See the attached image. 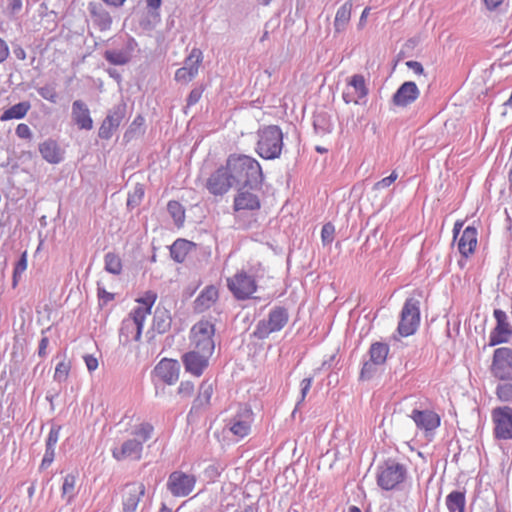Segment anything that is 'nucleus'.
Segmentation results:
<instances>
[{
  "label": "nucleus",
  "mask_w": 512,
  "mask_h": 512,
  "mask_svg": "<svg viewBox=\"0 0 512 512\" xmlns=\"http://www.w3.org/2000/svg\"><path fill=\"white\" fill-rule=\"evenodd\" d=\"M226 164L234 184L252 189L262 184V168L256 159L247 155H230Z\"/></svg>",
  "instance_id": "f257e3e1"
},
{
  "label": "nucleus",
  "mask_w": 512,
  "mask_h": 512,
  "mask_svg": "<svg viewBox=\"0 0 512 512\" xmlns=\"http://www.w3.org/2000/svg\"><path fill=\"white\" fill-rule=\"evenodd\" d=\"M155 300V294H147L145 298L139 300V305L122 321L119 334L122 343L138 341L140 339L143 323L147 315L151 313Z\"/></svg>",
  "instance_id": "f03ea898"
},
{
  "label": "nucleus",
  "mask_w": 512,
  "mask_h": 512,
  "mask_svg": "<svg viewBox=\"0 0 512 512\" xmlns=\"http://www.w3.org/2000/svg\"><path fill=\"white\" fill-rule=\"evenodd\" d=\"M283 148V133L278 126H266L258 131L256 151L267 160L279 158Z\"/></svg>",
  "instance_id": "7ed1b4c3"
},
{
  "label": "nucleus",
  "mask_w": 512,
  "mask_h": 512,
  "mask_svg": "<svg viewBox=\"0 0 512 512\" xmlns=\"http://www.w3.org/2000/svg\"><path fill=\"white\" fill-rule=\"evenodd\" d=\"M407 477V468L404 464L389 458L385 460L377 469V484L380 488L390 491L398 488Z\"/></svg>",
  "instance_id": "20e7f679"
},
{
  "label": "nucleus",
  "mask_w": 512,
  "mask_h": 512,
  "mask_svg": "<svg viewBox=\"0 0 512 512\" xmlns=\"http://www.w3.org/2000/svg\"><path fill=\"white\" fill-rule=\"evenodd\" d=\"M420 324V302L415 298H407L400 313L397 336L413 335Z\"/></svg>",
  "instance_id": "39448f33"
},
{
  "label": "nucleus",
  "mask_w": 512,
  "mask_h": 512,
  "mask_svg": "<svg viewBox=\"0 0 512 512\" xmlns=\"http://www.w3.org/2000/svg\"><path fill=\"white\" fill-rule=\"evenodd\" d=\"M215 328L212 323L201 320L191 329V343L195 352H213L215 349Z\"/></svg>",
  "instance_id": "423d86ee"
},
{
  "label": "nucleus",
  "mask_w": 512,
  "mask_h": 512,
  "mask_svg": "<svg viewBox=\"0 0 512 512\" xmlns=\"http://www.w3.org/2000/svg\"><path fill=\"white\" fill-rule=\"evenodd\" d=\"M227 286L239 300L250 298L257 289L254 277L245 271H239L234 276L227 278Z\"/></svg>",
  "instance_id": "0eeeda50"
},
{
  "label": "nucleus",
  "mask_w": 512,
  "mask_h": 512,
  "mask_svg": "<svg viewBox=\"0 0 512 512\" xmlns=\"http://www.w3.org/2000/svg\"><path fill=\"white\" fill-rule=\"evenodd\" d=\"M196 478L194 475L182 471H174L169 475L167 488L173 496L185 497L194 489Z\"/></svg>",
  "instance_id": "6e6552de"
},
{
  "label": "nucleus",
  "mask_w": 512,
  "mask_h": 512,
  "mask_svg": "<svg viewBox=\"0 0 512 512\" xmlns=\"http://www.w3.org/2000/svg\"><path fill=\"white\" fill-rule=\"evenodd\" d=\"M492 419L495 424V437L498 439H512V408L503 406L493 409Z\"/></svg>",
  "instance_id": "1a4fd4ad"
},
{
  "label": "nucleus",
  "mask_w": 512,
  "mask_h": 512,
  "mask_svg": "<svg viewBox=\"0 0 512 512\" xmlns=\"http://www.w3.org/2000/svg\"><path fill=\"white\" fill-rule=\"evenodd\" d=\"M287 322V310L282 307L275 308L269 313L267 321L259 322L256 334L261 338L266 337L272 332L281 330Z\"/></svg>",
  "instance_id": "9d476101"
},
{
  "label": "nucleus",
  "mask_w": 512,
  "mask_h": 512,
  "mask_svg": "<svg viewBox=\"0 0 512 512\" xmlns=\"http://www.w3.org/2000/svg\"><path fill=\"white\" fill-rule=\"evenodd\" d=\"M253 412L247 404H240L236 415L230 420V431L238 436L245 437L251 430Z\"/></svg>",
  "instance_id": "9b49d317"
},
{
  "label": "nucleus",
  "mask_w": 512,
  "mask_h": 512,
  "mask_svg": "<svg viewBox=\"0 0 512 512\" xmlns=\"http://www.w3.org/2000/svg\"><path fill=\"white\" fill-rule=\"evenodd\" d=\"M203 55L200 49L193 48L184 61V66L175 73V79L179 82L188 83L196 77L202 62Z\"/></svg>",
  "instance_id": "f8f14e48"
},
{
  "label": "nucleus",
  "mask_w": 512,
  "mask_h": 512,
  "mask_svg": "<svg viewBox=\"0 0 512 512\" xmlns=\"http://www.w3.org/2000/svg\"><path fill=\"white\" fill-rule=\"evenodd\" d=\"M368 94V89L365 84V79L362 75H353L343 92V100L345 103L361 104V100Z\"/></svg>",
  "instance_id": "ddd939ff"
},
{
  "label": "nucleus",
  "mask_w": 512,
  "mask_h": 512,
  "mask_svg": "<svg viewBox=\"0 0 512 512\" xmlns=\"http://www.w3.org/2000/svg\"><path fill=\"white\" fill-rule=\"evenodd\" d=\"M144 494L145 486L143 483L132 482L126 484L122 489L123 512H135Z\"/></svg>",
  "instance_id": "4468645a"
},
{
  "label": "nucleus",
  "mask_w": 512,
  "mask_h": 512,
  "mask_svg": "<svg viewBox=\"0 0 512 512\" xmlns=\"http://www.w3.org/2000/svg\"><path fill=\"white\" fill-rule=\"evenodd\" d=\"M234 181L226 167L217 169L207 181V189L214 195H223L232 186Z\"/></svg>",
  "instance_id": "2eb2a0df"
},
{
  "label": "nucleus",
  "mask_w": 512,
  "mask_h": 512,
  "mask_svg": "<svg viewBox=\"0 0 512 512\" xmlns=\"http://www.w3.org/2000/svg\"><path fill=\"white\" fill-rule=\"evenodd\" d=\"M153 372L165 384L173 385L179 379L180 364L177 360L164 358L155 366Z\"/></svg>",
  "instance_id": "dca6fc26"
},
{
  "label": "nucleus",
  "mask_w": 512,
  "mask_h": 512,
  "mask_svg": "<svg viewBox=\"0 0 512 512\" xmlns=\"http://www.w3.org/2000/svg\"><path fill=\"white\" fill-rule=\"evenodd\" d=\"M494 317L497 321V325L490 334V345L507 342L512 333L511 326L508 323V318L504 311L500 309L494 310Z\"/></svg>",
  "instance_id": "f3484780"
},
{
  "label": "nucleus",
  "mask_w": 512,
  "mask_h": 512,
  "mask_svg": "<svg viewBox=\"0 0 512 512\" xmlns=\"http://www.w3.org/2000/svg\"><path fill=\"white\" fill-rule=\"evenodd\" d=\"M420 95V91L415 82H404L392 97V103L395 106L406 107L412 104Z\"/></svg>",
  "instance_id": "a211bd4d"
},
{
  "label": "nucleus",
  "mask_w": 512,
  "mask_h": 512,
  "mask_svg": "<svg viewBox=\"0 0 512 512\" xmlns=\"http://www.w3.org/2000/svg\"><path fill=\"white\" fill-rule=\"evenodd\" d=\"M71 119L80 130H91L93 128L90 110L82 100H75L72 103Z\"/></svg>",
  "instance_id": "6ab92c4d"
},
{
  "label": "nucleus",
  "mask_w": 512,
  "mask_h": 512,
  "mask_svg": "<svg viewBox=\"0 0 512 512\" xmlns=\"http://www.w3.org/2000/svg\"><path fill=\"white\" fill-rule=\"evenodd\" d=\"M491 371L500 380H511L512 354H493Z\"/></svg>",
  "instance_id": "aec40b11"
},
{
  "label": "nucleus",
  "mask_w": 512,
  "mask_h": 512,
  "mask_svg": "<svg viewBox=\"0 0 512 512\" xmlns=\"http://www.w3.org/2000/svg\"><path fill=\"white\" fill-rule=\"evenodd\" d=\"M88 11L90 13L93 24L99 30L106 31L111 28L112 18L102 4L97 2H90L88 4Z\"/></svg>",
  "instance_id": "412c9836"
},
{
  "label": "nucleus",
  "mask_w": 512,
  "mask_h": 512,
  "mask_svg": "<svg viewBox=\"0 0 512 512\" xmlns=\"http://www.w3.org/2000/svg\"><path fill=\"white\" fill-rule=\"evenodd\" d=\"M411 418L416 426L425 431H432L440 425V417L430 410H417L414 409Z\"/></svg>",
  "instance_id": "4be33fe9"
},
{
  "label": "nucleus",
  "mask_w": 512,
  "mask_h": 512,
  "mask_svg": "<svg viewBox=\"0 0 512 512\" xmlns=\"http://www.w3.org/2000/svg\"><path fill=\"white\" fill-rule=\"evenodd\" d=\"M213 390V384L208 380L200 384L198 395L192 403L189 415L198 414L201 410L209 407Z\"/></svg>",
  "instance_id": "5701e85b"
},
{
  "label": "nucleus",
  "mask_w": 512,
  "mask_h": 512,
  "mask_svg": "<svg viewBox=\"0 0 512 512\" xmlns=\"http://www.w3.org/2000/svg\"><path fill=\"white\" fill-rule=\"evenodd\" d=\"M143 450L142 442L137 439H129L122 444L120 450L114 449L113 456L117 460L130 458L139 460Z\"/></svg>",
  "instance_id": "b1692460"
},
{
  "label": "nucleus",
  "mask_w": 512,
  "mask_h": 512,
  "mask_svg": "<svg viewBox=\"0 0 512 512\" xmlns=\"http://www.w3.org/2000/svg\"><path fill=\"white\" fill-rule=\"evenodd\" d=\"M123 119V111L121 108L111 111L102 122L98 135L102 139H109L113 132L119 127Z\"/></svg>",
  "instance_id": "393cba45"
},
{
  "label": "nucleus",
  "mask_w": 512,
  "mask_h": 512,
  "mask_svg": "<svg viewBox=\"0 0 512 512\" xmlns=\"http://www.w3.org/2000/svg\"><path fill=\"white\" fill-rule=\"evenodd\" d=\"M183 363L187 372L199 377L207 368L209 359L204 354H183Z\"/></svg>",
  "instance_id": "a878e982"
},
{
  "label": "nucleus",
  "mask_w": 512,
  "mask_h": 512,
  "mask_svg": "<svg viewBox=\"0 0 512 512\" xmlns=\"http://www.w3.org/2000/svg\"><path fill=\"white\" fill-rule=\"evenodd\" d=\"M388 354H370L369 360L365 361L360 372L361 380H370L376 375L385 364Z\"/></svg>",
  "instance_id": "bb28decb"
},
{
  "label": "nucleus",
  "mask_w": 512,
  "mask_h": 512,
  "mask_svg": "<svg viewBox=\"0 0 512 512\" xmlns=\"http://www.w3.org/2000/svg\"><path fill=\"white\" fill-rule=\"evenodd\" d=\"M477 245V230L472 226H468L462 232L458 240V250L464 256L471 255Z\"/></svg>",
  "instance_id": "cd10ccee"
},
{
  "label": "nucleus",
  "mask_w": 512,
  "mask_h": 512,
  "mask_svg": "<svg viewBox=\"0 0 512 512\" xmlns=\"http://www.w3.org/2000/svg\"><path fill=\"white\" fill-rule=\"evenodd\" d=\"M39 152L51 164H58L63 160V152L55 140L48 139L41 143Z\"/></svg>",
  "instance_id": "c85d7f7f"
},
{
  "label": "nucleus",
  "mask_w": 512,
  "mask_h": 512,
  "mask_svg": "<svg viewBox=\"0 0 512 512\" xmlns=\"http://www.w3.org/2000/svg\"><path fill=\"white\" fill-rule=\"evenodd\" d=\"M218 299V290L214 286L206 287L195 299L194 310L202 313L209 309Z\"/></svg>",
  "instance_id": "c756f323"
},
{
  "label": "nucleus",
  "mask_w": 512,
  "mask_h": 512,
  "mask_svg": "<svg viewBox=\"0 0 512 512\" xmlns=\"http://www.w3.org/2000/svg\"><path fill=\"white\" fill-rule=\"evenodd\" d=\"M235 210H257L260 208V200L256 194L241 191L234 199Z\"/></svg>",
  "instance_id": "7c9ffc66"
},
{
  "label": "nucleus",
  "mask_w": 512,
  "mask_h": 512,
  "mask_svg": "<svg viewBox=\"0 0 512 512\" xmlns=\"http://www.w3.org/2000/svg\"><path fill=\"white\" fill-rule=\"evenodd\" d=\"M30 109L31 103L29 101L19 102L6 109L0 116V120L4 122L12 119H23Z\"/></svg>",
  "instance_id": "2f4dec72"
},
{
  "label": "nucleus",
  "mask_w": 512,
  "mask_h": 512,
  "mask_svg": "<svg viewBox=\"0 0 512 512\" xmlns=\"http://www.w3.org/2000/svg\"><path fill=\"white\" fill-rule=\"evenodd\" d=\"M352 3L350 1L345 2L336 12L334 20V28L336 32H342L345 30L351 18Z\"/></svg>",
  "instance_id": "473e14b6"
},
{
  "label": "nucleus",
  "mask_w": 512,
  "mask_h": 512,
  "mask_svg": "<svg viewBox=\"0 0 512 512\" xmlns=\"http://www.w3.org/2000/svg\"><path fill=\"white\" fill-rule=\"evenodd\" d=\"M465 492L462 491H452L446 497V505L449 512H464L465 511Z\"/></svg>",
  "instance_id": "72a5a7b5"
},
{
  "label": "nucleus",
  "mask_w": 512,
  "mask_h": 512,
  "mask_svg": "<svg viewBox=\"0 0 512 512\" xmlns=\"http://www.w3.org/2000/svg\"><path fill=\"white\" fill-rule=\"evenodd\" d=\"M192 243L184 240L178 239L176 240L172 246L170 247L171 257L178 263H181L185 260L189 250L191 249Z\"/></svg>",
  "instance_id": "f704fd0d"
},
{
  "label": "nucleus",
  "mask_w": 512,
  "mask_h": 512,
  "mask_svg": "<svg viewBox=\"0 0 512 512\" xmlns=\"http://www.w3.org/2000/svg\"><path fill=\"white\" fill-rule=\"evenodd\" d=\"M171 325V317L166 309L157 308L153 317V328L159 333L166 332Z\"/></svg>",
  "instance_id": "c9c22d12"
},
{
  "label": "nucleus",
  "mask_w": 512,
  "mask_h": 512,
  "mask_svg": "<svg viewBox=\"0 0 512 512\" xmlns=\"http://www.w3.org/2000/svg\"><path fill=\"white\" fill-rule=\"evenodd\" d=\"M399 342L398 336L394 334L389 338L388 342H375L371 344L369 352H389L391 348L394 350L402 349Z\"/></svg>",
  "instance_id": "e433bc0d"
},
{
  "label": "nucleus",
  "mask_w": 512,
  "mask_h": 512,
  "mask_svg": "<svg viewBox=\"0 0 512 512\" xmlns=\"http://www.w3.org/2000/svg\"><path fill=\"white\" fill-rule=\"evenodd\" d=\"M105 270L111 274L119 275L122 271V261L115 253H107L105 255Z\"/></svg>",
  "instance_id": "4c0bfd02"
},
{
  "label": "nucleus",
  "mask_w": 512,
  "mask_h": 512,
  "mask_svg": "<svg viewBox=\"0 0 512 512\" xmlns=\"http://www.w3.org/2000/svg\"><path fill=\"white\" fill-rule=\"evenodd\" d=\"M169 214L177 225H182L185 219V211L182 205L177 201H169L167 205Z\"/></svg>",
  "instance_id": "58836bf2"
},
{
  "label": "nucleus",
  "mask_w": 512,
  "mask_h": 512,
  "mask_svg": "<svg viewBox=\"0 0 512 512\" xmlns=\"http://www.w3.org/2000/svg\"><path fill=\"white\" fill-rule=\"evenodd\" d=\"M105 59L114 65H124L129 61V56L124 51H106L105 52Z\"/></svg>",
  "instance_id": "ea45409f"
},
{
  "label": "nucleus",
  "mask_w": 512,
  "mask_h": 512,
  "mask_svg": "<svg viewBox=\"0 0 512 512\" xmlns=\"http://www.w3.org/2000/svg\"><path fill=\"white\" fill-rule=\"evenodd\" d=\"M313 126L317 134L325 135L331 131V124L322 114L315 116Z\"/></svg>",
  "instance_id": "a19ab883"
},
{
  "label": "nucleus",
  "mask_w": 512,
  "mask_h": 512,
  "mask_svg": "<svg viewBox=\"0 0 512 512\" xmlns=\"http://www.w3.org/2000/svg\"><path fill=\"white\" fill-rule=\"evenodd\" d=\"M143 196H144V188L142 185L137 184L134 187L133 192L129 193V195H128L127 206L133 208V207L139 205Z\"/></svg>",
  "instance_id": "79ce46f5"
},
{
  "label": "nucleus",
  "mask_w": 512,
  "mask_h": 512,
  "mask_svg": "<svg viewBox=\"0 0 512 512\" xmlns=\"http://www.w3.org/2000/svg\"><path fill=\"white\" fill-rule=\"evenodd\" d=\"M38 94L44 98L45 100L56 103L58 99V94L56 92V89L53 85H45L43 87H39L37 89Z\"/></svg>",
  "instance_id": "37998d69"
},
{
  "label": "nucleus",
  "mask_w": 512,
  "mask_h": 512,
  "mask_svg": "<svg viewBox=\"0 0 512 512\" xmlns=\"http://www.w3.org/2000/svg\"><path fill=\"white\" fill-rule=\"evenodd\" d=\"M496 395L503 402L512 401V383L499 384L496 389Z\"/></svg>",
  "instance_id": "c03bdc74"
},
{
  "label": "nucleus",
  "mask_w": 512,
  "mask_h": 512,
  "mask_svg": "<svg viewBox=\"0 0 512 512\" xmlns=\"http://www.w3.org/2000/svg\"><path fill=\"white\" fill-rule=\"evenodd\" d=\"M153 426L148 423H143L135 430L134 435L141 441L142 444L151 438Z\"/></svg>",
  "instance_id": "a18cd8bd"
},
{
  "label": "nucleus",
  "mask_w": 512,
  "mask_h": 512,
  "mask_svg": "<svg viewBox=\"0 0 512 512\" xmlns=\"http://www.w3.org/2000/svg\"><path fill=\"white\" fill-rule=\"evenodd\" d=\"M75 476L68 474L64 478V482L62 485V494L63 496L68 495V502L73 498L74 496V487H75Z\"/></svg>",
  "instance_id": "49530a36"
},
{
  "label": "nucleus",
  "mask_w": 512,
  "mask_h": 512,
  "mask_svg": "<svg viewBox=\"0 0 512 512\" xmlns=\"http://www.w3.org/2000/svg\"><path fill=\"white\" fill-rule=\"evenodd\" d=\"M70 370L69 364L60 362L57 364L54 374V379L58 382H62L67 379Z\"/></svg>",
  "instance_id": "de8ad7c7"
},
{
  "label": "nucleus",
  "mask_w": 512,
  "mask_h": 512,
  "mask_svg": "<svg viewBox=\"0 0 512 512\" xmlns=\"http://www.w3.org/2000/svg\"><path fill=\"white\" fill-rule=\"evenodd\" d=\"M335 228L331 223H326L321 230V238L324 244H330L334 238Z\"/></svg>",
  "instance_id": "09e8293b"
},
{
  "label": "nucleus",
  "mask_w": 512,
  "mask_h": 512,
  "mask_svg": "<svg viewBox=\"0 0 512 512\" xmlns=\"http://www.w3.org/2000/svg\"><path fill=\"white\" fill-rule=\"evenodd\" d=\"M397 178H398V174L395 171H393L388 177H385L382 180L376 182L374 184L373 189L374 190H382V189L388 188L392 183H394L396 181Z\"/></svg>",
  "instance_id": "8fccbe9b"
},
{
  "label": "nucleus",
  "mask_w": 512,
  "mask_h": 512,
  "mask_svg": "<svg viewBox=\"0 0 512 512\" xmlns=\"http://www.w3.org/2000/svg\"><path fill=\"white\" fill-rule=\"evenodd\" d=\"M15 134L17 135V137L25 140H31L33 136L31 129L25 123H20L17 125L15 129Z\"/></svg>",
  "instance_id": "3c124183"
},
{
  "label": "nucleus",
  "mask_w": 512,
  "mask_h": 512,
  "mask_svg": "<svg viewBox=\"0 0 512 512\" xmlns=\"http://www.w3.org/2000/svg\"><path fill=\"white\" fill-rule=\"evenodd\" d=\"M55 456V448L46 446L45 454L42 459L40 468L45 469L53 462Z\"/></svg>",
  "instance_id": "603ef678"
},
{
  "label": "nucleus",
  "mask_w": 512,
  "mask_h": 512,
  "mask_svg": "<svg viewBox=\"0 0 512 512\" xmlns=\"http://www.w3.org/2000/svg\"><path fill=\"white\" fill-rule=\"evenodd\" d=\"M60 429V426H53L51 428L46 440V446L55 448V445L58 442Z\"/></svg>",
  "instance_id": "864d4df0"
},
{
  "label": "nucleus",
  "mask_w": 512,
  "mask_h": 512,
  "mask_svg": "<svg viewBox=\"0 0 512 512\" xmlns=\"http://www.w3.org/2000/svg\"><path fill=\"white\" fill-rule=\"evenodd\" d=\"M194 391V384L190 381H182L178 387V394L188 397L191 396Z\"/></svg>",
  "instance_id": "5fc2aeb1"
},
{
  "label": "nucleus",
  "mask_w": 512,
  "mask_h": 512,
  "mask_svg": "<svg viewBox=\"0 0 512 512\" xmlns=\"http://www.w3.org/2000/svg\"><path fill=\"white\" fill-rule=\"evenodd\" d=\"M223 471V468L219 467L218 465H210L205 469V476L211 480L214 481L217 477L220 476L221 472Z\"/></svg>",
  "instance_id": "6e6d98bb"
},
{
  "label": "nucleus",
  "mask_w": 512,
  "mask_h": 512,
  "mask_svg": "<svg viewBox=\"0 0 512 512\" xmlns=\"http://www.w3.org/2000/svg\"><path fill=\"white\" fill-rule=\"evenodd\" d=\"M27 265V252L24 251L14 267L15 274H23Z\"/></svg>",
  "instance_id": "4d7b16f0"
},
{
  "label": "nucleus",
  "mask_w": 512,
  "mask_h": 512,
  "mask_svg": "<svg viewBox=\"0 0 512 512\" xmlns=\"http://www.w3.org/2000/svg\"><path fill=\"white\" fill-rule=\"evenodd\" d=\"M201 96H202V90L201 89H198V88L193 89L189 93V95H188L187 107L193 106L196 103H198V101L200 100Z\"/></svg>",
  "instance_id": "13d9d810"
},
{
  "label": "nucleus",
  "mask_w": 512,
  "mask_h": 512,
  "mask_svg": "<svg viewBox=\"0 0 512 512\" xmlns=\"http://www.w3.org/2000/svg\"><path fill=\"white\" fill-rule=\"evenodd\" d=\"M85 364L87 366V369L92 372L97 369L98 367V359L94 357L93 354H86L84 357Z\"/></svg>",
  "instance_id": "bf43d9fd"
},
{
  "label": "nucleus",
  "mask_w": 512,
  "mask_h": 512,
  "mask_svg": "<svg viewBox=\"0 0 512 512\" xmlns=\"http://www.w3.org/2000/svg\"><path fill=\"white\" fill-rule=\"evenodd\" d=\"M98 297L100 305H105L109 301L113 300L114 295L112 293L107 292L104 288L98 287Z\"/></svg>",
  "instance_id": "052dcab7"
},
{
  "label": "nucleus",
  "mask_w": 512,
  "mask_h": 512,
  "mask_svg": "<svg viewBox=\"0 0 512 512\" xmlns=\"http://www.w3.org/2000/svg\"><path fill=\"white\" fill-rule=\"evenodd\" d=\"M406 66L411 69L414 73L421 75L424 73V68L422 64L418 61H407Z\"/></svg>",
  "instance_id": "680f3d73"
},
{
  "label": "nucleus",
  "mask_w": 512,
  "mask_h": 512,
  "mask_svg": "<svg viewBox=\"0 0 512 512\" xmlns=\"http://www.w3.org/2000/svg\"><path fill=\"white\" fill-rule=\"evenodd\" d=\"M10 51L7 43L0 38V63H3L9 56Z\"/></svg>",
  "instance_id": "e2e57ef3"
},
{
  "label": "nucleus",
  "mask_w": 512,
  "mask_h": 512,
  "mask_svg": "<svg viewBox=\"0 0 512 512\" xmlns=\"http://www.w3.org/2000/svg\"><path fill=\"white\" fill-rule=\"evenodd\" d=\"M7 7L12 13H16L22 8V0H7Z\"/></svg>",
  "instance_id": "0e129e2a"
},
{
  "label": "nucleus",
  "mask_w": 512,
  "mask_h": 512,
  "mask_svg": "<svg viewBox=\"0 0 512 512\" xmlns=\"http://www.w3.org/2000/svg\"><path fill=\"white\" fill-rule=\"evenodd\" d=\"M311 383H312V378H305L301 381V395H302V400H304L306 394L308 393V391L310 390V387H311Z\"/></svg>",
  "instance_id": "69168bd1"
},
{
  "label": "nucleus",
  "mask_w": 512,
  "mask_h": 512,
  "mask_svg": "<svg viewBox=\"0 0 512 512\" xmlns=\"http://www.w3.org/2000/svg\"><path fill=\"white\" fill-rule=\"evenodd\" d=\"M13 53L15 55V57L19 60H25L26 59V52L25 50L20 47V46H17L13 49Z\"/></svg>",
  "instance_id": "338daca9"
},
{
  "label": "nucleus",
  "mask_w": 512,
  "mask_h": 512,
  "mask_svg": "<svg viewBox=\"0 0 512 512\" xmlns=\"http://www.w3.org/2000/svg\"><path fill=\"white\" fill-rule=\"evenodd\" d=\"M488 9L497 8L504 0H484Z\"/></svg>",
  "instance_id": "774afa93"
}]
</instances>
